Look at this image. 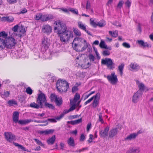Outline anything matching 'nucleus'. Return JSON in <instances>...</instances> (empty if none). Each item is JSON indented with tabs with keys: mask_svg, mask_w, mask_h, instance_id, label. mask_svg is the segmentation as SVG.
Masks as SVG:
<instances>
[{
	"mask_svg": "<svg viewBox=\"0 0 153 153\" xmlns=\"http://www.w3.org/2000/svg\"><path fill=\"white\" fill-rule=\"evenodd\" d=\"M56 26L54 28V30H57L56 33L60 37V41L62 43H65L68 41L70 38H73V32L67 30L65 25L64 24L62 21L58 20L54 23Z\"/></svg>",
	"mask_w": 153,
	"mask_h": 153,
	"instance_id": "nucleus-1",
	"label": "nucleus"
},
{
	"mask_svg": "<svg viewBox=\"0 0 153 153\" xmlns=\"http://www.w3.org/2000/svg\"><path fill=\"white\" fill-rule=\"evenodd\" d=\"M89 44L86 40L81 37L75 38L73 42L72 46L73 49L77 51H82L88 47Z\"/></svg>",
	"mask_w": 153,
	"mask_h": 153,
	"instance_id": "nucleus-2",
	"label": "nucleus"
},
{
	"mask_svg": "<svg viewBox=\"0 0 153 153\" xmlns=\"http://www.w3.org/2000/svg\"><path fill=\"white\" fill-rule=\"evenodd\" d=\"M56 87L57 91L60 93L66 92L69 88V85L65 80L59 79L56 83Z\"/></svg>",
	"mask_w": 153,
	"mask_h": 153,
	"instance_id": "nucleus-3",
	"label": "nucleus"
},
{
	"mask_svg": "<svg viewBox=\"0 0 153 153\" xmlns=\"http://www.w3.org/2000/svg\"><path fill=\"white\" fill-rule=\"evenodd\" d=\"M100 97V94L99 93H98L95 95L91 97L85 102L84 104L85 105H86L90 103L94 99L92 103V106L93 108H96L99 105Z\"/></svg>",
	"mask_w": 153,
	"mask_h": 153,
	"instance_id": "nucleus-4",
	"label": "nucleus"
},
{
	"mask_svg": "<svg viewBox=\"0 0 153 153\" xmlns=\"http://www.w3.org/2000/svg\"><path fill=\"white\" fill-rule=\"evenodd\" d=\"M101 64L105 65L109 70H113L115 68V64L112 59L110 58H105L101 60Z\"/></svg>",
	"mask_w": 153,
	"mask_h": 153,
	"instance_id": "nucleus-5",
	"label": "nucleus"
},
{
	"mask_svg": "<svg viewBox=\"0 0 153 153\" xmlns=\"http://www.w3.org/2000/svg\"><path fill=\"white\" fill-rule=\"evenodd\" d=\"M51 101L54 102L56 106H60L63 102V100L61 97H58L55 94H51L50 96Z\"/></svg>",
	"mask_w": 153,
	"mask_h": 153,
	"instance_id": "nucleus-6",
	"label": "nucleus"
},
{
	"mask_svg": "<svg viewBox=\"0 0 153 153\" xmlns=\"http://www.w3.org/2000/svg\"><path fill=\"white\" fill-rule=\"evenodd\" d=\"M50 45V40L47 37H44L42 41V50L43 51H46L48 49Z\"/></svg>",
	"mask_w": 153,
	"mask_h": 153,
	"instance_id": "nucleus-7",
	"label": "nucleus"
},
{
	"mask_svg": "<svg viewBox=\"0 0 153 153\" xmlns=\"http://www.w3.org/2000/svg\"><path fill=\"white\" fill-rule=\"evenodd\" d=\"M107 78L108 81L113 85L115 84L118 82L117 76L114 72L111 73L110 75H108Z\"/></svg>",
	"mask_w": 153,
	"mask_h": 153,
	"instance_id": "nucleus-8",
	"label": "nucleus"
},
{
	"mask_svg": "<svg viewBox=\"0 0 153 153\" xmlns=\"http://www.w3.org/2000/svg\"><path fill=\"white\" fill-rule=\"evenodd\" d=\"M5 44L7 48L11 49L13 46H15L16 43L15 39L11 37L7 39Z\"/></svg>",
	"mask_w": 153,
	"mask_h": 153,
	"instance_id": "nucleus-9",
	"label": "nucleus"
},
{
	"mask_svg": "<svg viewBox=\"0 0 153 153\" xmlns=\"http://www.w3.org/2000/svg\"><path fill=\"white\" fill-rule=\"evenodd\" d=\"M36 102L42 107L43 104L44 103H45V102H46L45 94L42 93L39 94L37 98Z\"/></svg>",
	"mask_w": 153,
	"mask_h": 153,
	"instance_id": "nucleus-10",
	"label": "nucleus"
},
{
	"mask_svg": "<svg viewBox=\"0 0 153 153\" xmlns=\"http://www.w3.org/2000/svg\"><path fill=\"white\" fill-rule=\"evenodd\" d=\"M42 31L43 33L49 35L52 31V27L48 24H45L42 26Z\"/></svg>",
	"mask_w": 153,
	"mask_h": 153,
	"instance_id": "nucleus-11",
	"label": "nucleus"
},
{
	"mask_svg": "<svg viewBox=\"0 0 153 153\" xmlns=\"http://www.w3.org/2000/svg\"><path fill=\"white\" fill-rule=\"evenodd\" d=\"M5 138L7 141L11 142L15 140V136L11 132H5L4 133Z\"/></svg>",
	"mask_w": 153,
	"mask_h": 153,
	"instance_id": "nucleus-12",
	"label": "nucleus"
},
{
	"mask_svg": "<svg viewBox=\"0 0 153 153\" xmlns=\"http://www.w3.org/2000/svg\"><path fill=\"white\" fill-rule=\"evenodd\" d=\"M53 19V16L51 14H42L41 21L44 22L51 20Z\"/></svg>",
	"mask_w": 153,
	"mask_h": 153,
	"instance_id": "nucleus-13",
	"label": "nucleus"
},
{
	"mask_svg": "<svg viewBox=\"0 0 153 153\" xmlns=\"http://www.w3.org/2000/svg\"><path fill=\"white\" fill-rule=\"evenodd\" d=\"M7 39V34L5 31H2L0 33V41L3 42H5Z\"/></svg>",
	"mask_w": 153,
	"mask_h": 153,
	"instance_id": "nucleus-14",
	"label": "nucleus"
},
{
	"mask_svg": "<svg viewBox=\"0 0 153 153\" xmlns=\"http://www.w3.org/2000/svg\"><path fill=\"white\" fill-rule=\"evenodd\" d=\"M109 129V127L107 126L103 130L101 131L99 133L100 137H104L107 136Z\"/></svg>",
	"mask_w": 153,
	"mask_h": 153,
	"instance_id": "nucleus-15",
	"label": "nucleus"
},
{
	"mask_svg": "<svg viewBox=\"0 0 153 153\" xmlns=\"http://www.w3.org/2000/svg\"><path fill=\"white\" fill-rule=\"evenodd\" d=\"M118 132L117 128H113L111 129L109 132V137L110 138H112L116 135Z\"/></svg>",
	"mask_w": 153,
	"mask_h": 153,
	"instance_id": "nucleus-16",
	"label": "nucleus"
},
{
	"mask_svg": "<svg viewBox=\"0 0 153 153\" xmlns=\"http://www.w3.org/2000/svg\"><path fill=\"white\" fill-rule=\"evenodd\" d=\"M137 42L143 48L146 47H151V45L148 44L147 42H144L142 40H138L137 41Z\"/></svg>",
	"mask_w": 153,
	"mask_h": 153,
	"instance_id": "nucleus-17",
	"label": "nucleus"
},
{
	"mask_svg": "<svg viewBox=\"0 0 153 153\" xmlns=\"http://www.w3.org/2000/svg\"><path fill=\"white\" fill-rule=\"evenodd\" d=\"M54 131L53 129L47 130L45 131H39V133L40 134L48 135L53 133Z\"/></svg>",
	"mask_w": 153,
	"mask_h": 153,
	"instance_id": "nucleus-18",
	"label": "nucleus"
},
{
	"mask_svg": "<svg viewBox=\"0 0 153 153\" xmlns=\"http://www.w3.org/2000/svg\"><path fill=\"white\" fill-rule=\"evenodd\" d=\"M125 66L124 63H122L118 67L117 71L120 73V75L122 76L123 74V70Z\"/></svg>",
	"mask_w": 153,
	"mask_h": 153,
	"instance_id": "nucleus-19",
	"label": "nucleus"
},
{
	"mask_svg": "<svg viewBox=\"0 0 153 153\" xmlns=\"http://www.w3.org/2000/svg\"><path fill=\"white\" fill-rule=\"evenodd\" d=\"M19 118V113L17 111L14 112L13 116V121L15 123H18Z\"/></svg>",
	"mask_w": 153,
	"mask_h": 153,
	"instance_id": "nucleus-20",
	"label": "nucleus"
},
{
	"mask_svg": "<svg viewBox=\"0 0 153 153\" xmlns=\"http://www.w3.org/2000/svg\"><path fill=\"white\" fill-rule=\"evenodd\" d=\"M136 83L138 85L139 89L138 91H140L141 92H143L144 89H145L144 85L142 83H139V81L137 82Z\"/></svg>",
	"mask_w": 153,
	"mask_h": 153,
	"instance_id": "nucleus-21",
	"label": "nucleus"
},
{
	"mask_svg": "<svg viewBox=\"0 0 153 153\" xmlns=\"http://www.w3.org/2000/svg\"><path fill=\"white\" fill-rule=\"evenodd\" d=\"M55 140L56 136L55 135H54L51 138L48 139L47 140V142L49 145H52L54 143Z\"/></svg>",
	"mask_w": 153,
	"mask_h": 153,
	"instance_id": "nucleus-22",
	"label": "nucleus"
},
{
	"mask_svg": "<svg viewBox=\"0 0 153 153\" xmlns=\"http://www.w3.org/2000/svg\"><path fill=\"white\" fill-rule=\"evenodd\" d=\"M33 121L31 119H27L23 120H19L18 123L19 124L22 125L27 124Z\"/></svg>",
	"mask_w": 153,
	"mask_h": 153,
	"instance_id": "nucleus-23",
	"label": "nucleus"
},
{
	"mask_svg": "<svg viewBox=\"0 0 153 153\" xmlns=\"http://www.w3.org/2000/svg\"><path fill=\"white\" fill-rule=\"evenodd\" d=\"M130 67L132 69L135 71H137L139 69V65L135 62L131 63Z\"/></svg>",
	"mask_w": 153,
	"mask_h": 153,
	"instance_id": "nucleus-24",
	"label": "nucleus"
},
{
	"mask_svg": "<svg viewBox=\"0 0 153 153\" xmlns=\"http://www.w3.org/2000/svg\"><path fill=\"white\" fill-rule=\"evenodd\" d=\"M68 144L70 146H74L75 143L74 138L72 137H70L67 140Z\"/></svg>",
	"mask_w": 153,
	"mask_h": 153,
	"instance_id": "nucleus-25",
	"label": "nucleus"
},
{
	"mask_svg": "<svg viewBox=\"0 0 153 153\" xmlns=\"http://www.w3.org/2000/svg\"><path fill=\"white\" fill-rule=\"evenodd\" d=\"M30 106L31 108L36 109H38L40 107L42 108V107L40 104L38 103L37 104L34 102L31 103L30 105Z\"/></svg>",
	"mask_w": 153,
	"mask_h": 153,
	"instance_id": "nucleus-26",
	"label": "nucleus"
},
{
	"mask_svg": "<svg viewBox=\"0 0 153 153\" xmlns=\"http://www.w3.org/2000/svg\"><path fill=\"white\" fill-rule=\"evenodd\" d=\"M140 151L139 148H136L132 149L127 152V153H139Z\"/></svg>",
	"mask_w": 153,
	"mask_h": 153,
	"instance_id": "nucleus-27",
	"label": "nucleus"
},
{
	"mask_svg": "<svg viewBox=\"0 0 153 153\" xmlns=\"http://www.w3.org/2000/svg\"><path fill=\"white\" fill-rule=\"evenodd\" d=\"M138 134L135 133L131 134L128 136L126 138V140H131L132 139H135L136 136Z\"/></svg>",
	"mask_w": 153,
	"mask_h": 153,
	"instance_id": "nucleus-28",
	"label": "nucleus"
},
{
	"mask_svg": "<svg viewBox=\"0 0 153 153\" xmlns=\"http://www.w3.org/2000/svg\"><path fill=\"white\" fill-rule=\"evenodd\" d=\"M78 25L79 27L85 31H86V26L84 24L82 23L81 22H78Z\"/></svg>",
	"mask_w": 153,
	"mask_h": 153,
	"instance_id": "nucleus-29",
	"label": "nucleus"
},
{
	"mask_svg": "<svg viewBox=\"0 0 153 153\" xmlns=\"http://www.w3.org/2000/svg\"><path fill=\"white\" fill-rule=\"evenodd\" d=\"M100 46L101 48H102L107 49H109L110 50H111V47H107V45L105 44V42L103 41H101L100 44Z\"/></svg>",
	"mask_w": 153,
	"mask_h": 153,
	"instance_id": "nucleus-30",
	"label": "nucleus"
},
{
	"mask_svg": "<svg viewBox=\"0 0 153 153\" xmlns=\"http://www.w3.org/2000/svg\"><path fill=\"white\" fill-rule=\"evenodd\" d=\"M139 98V95L138 91L135 93L133 96L132 98V101L134 103H136L138 100Z\"/></svg>",
	"mask_w": 153,
	"mask_h": 153,
	"instance_id": "nucleus-31",
	"label": "nucleus"
},
{
	"mask_svg": "<svg viewBox=\"0 0 153 153\" xmlns=\"http://www.w3.org/2000/svg\"><path fill=\"white\" fill-rule=\"evenodd\" d=\"M73 31L76 36H81V33L80 31L77 28H74Z\"/></svg>",
	"mask_w": 153,
	"mask_h": 153,
	"instance_id": "nucleus-32",
	"label": "nucleus"
},
{
	"mask_svg": "<svg viewBox=\"0 0 153 153\" xmlns=\"http://www.w3.org/2000/svg\"><path fill=\"white\" fill-rule=\"evenodd\" d=\"M109 33L110 35L112 37L116 38L118 36V33L117 30H115L113 32L111 31H109Z\"/></svg>",
	"mask_w": 153,
	"mask_h": 153,
	"instance_id": "nucleus-33",
	"label": "nucleus"
},
{
	"mask_svg": "<svg viewBox=\"0 0 153 153\" xmlns=\"http://www.w3.org/2000/svg\"><path fill=\"white\" fill-rule=\"evenodd\" d=\"M91 64L90 62H88L87 63L85 61L81 65V67L83 69H86L88 68Z\"/></svg>",
	"mask_w": 153,
	"mask_h": 153,
	"instance_id": "nucleus-34",
	"label": "nucleus"
},
{
	"mask_svg": "<svg viewBox=\"0 0 153 153\" xmlns=\"http://www.w3.org/2000/svg\"><path fill=\"white\" fill-rule=\"evenodd\" d=\"M7 104L10 106H13V105H17L16 101L14 100H9L7 102Z\"/></svg>",
	"mask_w": 153,
	"mask_h": 153,
	"instance_id": "nucleus-35",
	"label": "nucleus"
},
{
	"mask_svg": "<svg viewBox=\"0 0 153 153\" xmlns=\"http://www.w3.org/2000/svg\"><path fill=\"white\" fill-rule=\"evenodd\" d=\"M45 107L52 109H54L55 108L52 104H50L47 102H45Z\"/></svg>",
	"mask_w": 153,
	"mask_h": 153,
	"instance_id": "nucleus-36",
	"label": "nucleus"
},
{
	"mask_svg": "<svg viewBox=\"0 0 153 153\" xmlns=\"http://www.w3.org/2000/svg\"><path fill=\"white\" fill-rule=\"evenodd\" d=\"M80 97V95L77 93H76L74 97L73 100V102L75 103L77 100H79Z\"/></svg>",
	"mask_w": 153,
	"mask_h": 153,
	"instance_id": "nucleus-37",
	"label": "nucleus"
},
{
	"mask_svg": "<svg viewBox=\"0 0 153 153\" xmlns=\"http://www.w3.org/2000/svg\"><path fill=\"white\" fill-rule=\"evenodd\" d=\"M19 30L20 33V36L22 35V34H24L26 32L24 27L22 26H21V27L19 28Z\"/></svg>",
	"mask_w": 153,
	"mask_h": 153,
	"instance_id": "nucleus-38",
	"label": "nucleus"
},
{
	"mask_svg": "<svg viewBox=\"0 0 153 153\" xmlns=\"http://www.w3.org/2000/svg\"><path fill=\"white\" fill-rule=\"evenodd\" d=\"M13 144L16 146L18 147V148L24 151H26L25 148L22 146L19 145L18 143L15 142L13 143Z\"/></svg>",
	"mask_w": 153,
	"mask_h": 153,
	"instance_id": "nucleus-39",
	"label": "nucleus"
},
{
	"mask_svg": "<svg viewBox=\"0 0 153 153\" xmlns=\"http://www.w3.org/2000/svg\"><path fill=\"white\" fill-rule=\"evenodd\" d=\"M41 13H37L35 17H34V19L36 20H41V18L42 17Z\"/></svg>",
	"mask_w": 153,
	"mask_h": 153,
	"instance_id": "nucleus-40",
	"label": "nucleus"
},
{
	"mask_svg": "<svg viewBox=\"0 0 153 153\" xmlns=\"http://www.w3.org/2000/svg\"><path fill=\"white\" fill-rule=\"evenodd\" d=\"M68 10L72 13L77 15H78V12L77 9H74L73 8L69 7L68 8Z\"/></svg>",
	"mask_w": 153,
	"mask_h": 153,
	"instance_id": "nucleus-41",
	"label": "nucleus"
},
{
	"mask_svg": "<svg viewBox=\"0 0 153 153\" xmlns=\"http://www.w3.org/2000/svg\"><path fill=\"white\" fill-rule=\"evenodd\" d=\"M105 22L103 20H101L98 23L97 26L99 27H102L105 26Z\"/></svg>",
	"mask_w": 153,
	"mask_h": 153,
	"instance_id": "nucleus-42",
	"label": "nucleus"
},
{
	"mask_svg": "<svg viewBox=\"0 0 153 153\" xmlns=\"http://www.w3.org/2000/svg\"><path fill=\"white\" fill-rule=\"evenodd\" d=\"M98 120L99 122H100L102 124L104 123V121L102 119V114L101 112L99 113Z\"/></svg>",
	"mask_w": 153,
	"mask_h": 153,
	"instance_id": "nucleus-43",
	"label": "nucleus"
},
{
	"mask_svg": "<svg viewBox=\"0 0 153 153\" xmlns=\"http://www.w3.org/2000/svg\"><path fill=\"white\" fill-rule=\"evenodd\" d=\"M10 94V92L8 91H4L3 94H2L1 96L3 98H5L9 97Z\"/></svg>",
	"mask_w": 153,
	"mask_h": 153,
	"instance_id": "nucleus-44",
	"label": "nucleus"
},
{
	"mask_svg": "<svg viewBox=\"0 0 153 153\" xmlns=\"http://www.w3.org/2000/svg\"><path fill=\"white\" fill-rule=\"evenodd\" d=\"M27 93L29 95H31L33 92V91L30 87H28L26 90Z\"/></svg>",
	"mask_w": 153,
	"mask_h": 153,
	"instance_id": "nucleus-45",
	"label": "nucleus"
},
{
	"mask_svg": "<svg viewBox=\"0 0 153 153\" xmlns=\"http://www.w3.org/2000/svg\"><path fill=\"white\" fill-rule=\"evenodd\" d=\"M124 2L123 0H120V1L117 5V7L119 8H121L122 7Z\"/></svg>",
	"mask_w": 153,
	"mask_h": 153,
	"instance_id": "nucleus-46",
	"label": "nucleus"
},
{
	"mask_svg": "<svg viewBox=\"0 0 153 153\" xmlns=\"http://www.w3.org/2000/svg\"><path fill=\"white\" fill-rule=\"evenodd\" d=\"M34 140L38 145L41 146H44V145L42 143V142L36 138L34 139Z\"/></svg>",
	"mask_w": 153,
	"mask_h": 153,
	"instance_id": "nucleus-47",
	"label": "nucleus"
},
{
	"mask_svg": "<svg viewBox=\"0 0 153 153\" xmlns=\"http://www.w3.org/2000/svg\"><path fill=\"white\" fill-rule=\"evenodd\" d=\"M5 20L9 22H12L13 21L14 18L12 16H7L5 17Z\"/></svg>",
	"mask_w": 153,
	"mask_h": 153,
	"instance_id": "nucleus-48",
	"label": "nucleus"
},
{
	"mask_svg": "<svg viewBox=\"0 0 153 153\" xmlns=\"http://www.w3.org/2000/svg\"><path fill=\"white\" fill-rule=\"evenodd\" d=\"M102 54L104 56H106L110 54V52L108 50H105L103 51Z\"/></svg>",
	"mask_w": 153,
	"mask_h": 153,
	"instance_id": "nucleus-49",
	"label": "nucleus"
},
{
	"mask_svg": "<svg viewBox=\"0 0 153 153\" xmlns=\"http://www.w3.org/2000/svg\"><path fill=\"white\" fill-rule=\"evenodd\" d=\"M91 7V3L89 1H87L86 4V5L85 8L86 9L88 10L90 9Z\"/></svg>",
	"mask_w": 153,
	"mask_h": 153,
	"instance_id": "nucleus-50",
	"label": "nucleus"
},
{
	"mask_svg": "<svg viewBox=\"0 0 153 153\" xmlns=\"http://www.w3.org/2000/svg\"><path fill=\"white\" fill-rule=\"evenodd\" d=\"M88 57L91 62H94V61L95 57L92 54H90L88 56Z\"/></svg>",
	"mask_w": 153,
	"mask_h": 153,
	"instance_id": "nucleus-51",
	"label": "nucleus"
},
{
	"mask_svg": "<svg viewBox=\"0 0 153 153\" xmlns=\"http://www.w3.org/2000/svg\"><path fill=\"white\" fill-rule=\"evenodd\" d=\"M90 24L94 27H96L97 26V24L94 22V20H92L91 19H90Z\"/></svg>",
	"mask_w": 153,
	"mask_h": 153,
	"instance_id": "nucleus-52",
	"label": "nucleus"
},
{
	"mask_svg": "<svg viewBox=\"0 0 153 153\" xmlns=\"http://www.w3.org/2000/svg\"><path fill=\"white\" fill-rule=\"evenodd\" d=\"M91 122L88 123L87 126L86 131L88 132L91 128Z\"/></svg>",
	"mask_w": 153,
	"mask_h": 153,
	"instance_id": "nucleus-53",
	"label": "nucleus"
},
{
	"mask_svg": "<svg viewBox=\"0 0 153 153\" xmlns=\"http://www.w3.org/2000/svg\"><path fill=\"white\" fill-rule=\"evenodd\" d=\"M125 4L127 7L128 8H129L131 5V2L129 0H127L125 2Z\"/></svg>",
	"mask_w": 153,
	"mask_h": 153,
	"instance_id": "nucleus-54",
	"label": "nucleus"
},
{
	"mask_svg": "<svg viewBox=\"0 0 153 153\" xmlns=\"http://www.w3.org/2000/svg\"><path fill=\"white\" fill-rule=\"evenodd\" d=\"M6 46V45L5 44V42H2L1 44L0 43V50L4 48Z\"/></svg>",
	"mask_w": 153,
	"mask_h": 153,
	"instance_id": "nucleus-55",
	"label": "nucleus"
},
{
	"mask_svg": "<svg viewBox=\"0 0 153 153\" xmlns=\"http://www.w3.org/2000/svg\"><path fill=\"white\" fill-rule=\"evenodd\" d=\"M122 45L123 47L126 48H130V45L128 43L126 42H125L123 43Z\"/></svg>",
	"mask_w": 153,
	"mask_h": 153,
	"instance_id": "nucleus-56",
	"label": "nucleus"
},
{
	"mask_svg": "<svg viewBox=\"0 0 153 153\" xmlns=\"http://www.w3.org/2000/svg\"><path fill=\"white\" fill-rule=\"evenodd\" d=\"M7 2L10 4H13L16 3L17 0H7Z\"/></svg>",
	"mask_w": 153,
	"mask_h": 153,
	"instance_id": "nucleus-57",
	"label": "nucleus"
},
{
	"mask_svg": "<svg viewBox=\"0 0 153 153\" xmlns=\"http://www.w3.org/2000/svg\"><path fill=\"white\" fill-rule=\"evenodd\" d=\"M19 29V26L17 25L15 26L12 29V30L14 32H17Z\"/></svg>",
	"mask_w": 153,
	"mask_h": 153,
	"instance_id": "nucleus-58",
	"label": "nucleus"
},
{
	"mask_svg": "<svg viewBox=\"0 0 153 153\" xmlns=\"http://www.w3.org/2000/svg\"><path fill=\"white\" fill-rule=\"evenodd\" d=\"M85 139V137L84 134H82L80 136V141H83Z\"/></svg>",
	"mask_w": 153,
	"mask_h": 153,
	"instance_id": "nucleus-59",
	"label": "nucleus"
},
{
	"mask_svg": "<svg viewBox=\"0 0 153 153\" xmlns=\"http://www.w3.org/2000/svg\"><path fill=\"white\" fill-rule=\"evenodd\" d=\"M88 148L87 147L83 148L81 149H80L79 150H76V152H77L80 153L84 151L85 150H88Z\"/></svg>",
	"mask_w": 153,
	"mask_h": 153,
	"instance_id": "nucleus-60",
	"label": "nucleus"
},
{
	"mask_svg": "<svg viewBox=\"0 0 153 153\" xmlns=\"http://www.w3.org/2000/svg\"><path fill=\"white\" fill-rule=\"evenodd\" d=\"M64 116V114H60L59 116L57 117L56 118V120H59L62 118Z\"/></svg>",
	"mask_w": 153,
	"mask_h": 153,
	"instance_id": "nucleus-61",
	"label": "nucleus"
},
{
	"mask_svg": "<svg viewBox=\"0 0 153 153\" xmlns=\"http://www.w3.org/2000/svg\"><path fill=\"white\" fill-rule=\"evenodd\" d=\"M82 118L75 120L76 124H79L82 122Z\"/></svg>",
	"mask_w": 153,
	"mask_h": 153,
	"instance_id": "nucleus-62",
	"label": "nucleus"
},
{
	"mask_svg": "<svg viewBox=\"0 0 153 153\" xmlns=\"http://www.w3.org/2000/svg\"><path fill=\"white\" fill-rule=\"evenodd\" d=\"M56 120V119H55L54 118L48 119V120L52 123H56L57 122Z\"/></svg>",
	"mask_w": 153,
	"mask_h": 153,
	"instance_id": "nucleus-63",
	"label": "nucleus"
},
{
	"mask_svg": "<svg viewBox=\"0 0 153 153\" xmlns=\"http://www.w3.org/2000/svg\"><path fill=\"white\" fill-rule=\"evenodd\" d=\"M27 12V10L25 8H23L20 12V13H25Z\"/></svg>",
	"mask_w": 153,
	"mask_h": 153,
	"instance_id": "nucleus-64",
	"label": "nucleus"
}]
</instances>
